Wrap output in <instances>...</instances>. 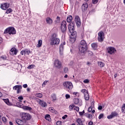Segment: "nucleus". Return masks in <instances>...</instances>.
I'll return each instance as SVG.
<instances>
[{"label":"nucleus","instance_id":"obj_30","mask_svg":"<svg viewBox=\"0 0 125 125\" xmlns=\"http://www.w3.org/2000/svg\"><path fill=\"white\" fill-rule=\"evenodd\" d=\"M45 119L49 122H50V121H51V118H50V115L48 114H47L45 116Z\"/></svg>","mask_w":125,"mask_h":125},{"label":"nucleus","instance_id":"obj_2","mask_svg":"<svg viewBox=\"0 0 125 125\" xmlns=\"http://www.w3.org/2000/svg\"><path fill=\"white\" fill-rule=\"evenodd\" d=\"M79 49L82 53L81 56H83V55H84V54H85V52L86 50H87V44L84 40H82L80 42L79 45Z\"/></svg>","mask_w":125,"mask_h":125},{"label":"nucleus","instance_id":"obj_33","mask_svg":"<svg viewBox=\"0 0 125 125\" xmlns=\"http://www.w3.org/2000/svg\"><path fill=\"white\" fill-rule=\"evenodd\" d=\"M60 22V17L57 16L56 20L55 21V24H58V23Z\"/></svg>","mask_w":125,"mask_h":125},{"label":"nucleus","instance_id":"obj_15","mask_svg":"<svg viewBox=\"0 0 125 125\" xmlns=\"http://www.w3.org/2000/svg\"><path fill=\"white\" fill-rule=\"evenodd\" d=\"M118 116V112L114 111L112 112L110 115L107 116V119L108 120H110V119H113V118H115V117Z\"/></svg>","mask_w":125,"mask_h":125},{"label":"nucleus","instance_id":"obj_56","mask_svg":"<svg viewBox=\"0 0 125 125\" xmlns=\"http://www.w3.org/2000/svg\"><path fill=\"white\" fill-rule=\"evenodd\" d=\"M122 110H125V104L122 105Z\"/></svg>","mask_w":125,"mask_h":125},{"label":"nucleus","instance_id":"obj_64","mask_svg":"<svg viewBox=\"0 0 125 125\" xmlns=\"http://www.w3.org/2000/svg\"><path fill=\"white\" fill-rule=\"evenodd\" d=\"M117 76H118V75H117V74H115V75H114V77L115 78V79H116Z\"/></svg>","mask_w":125,"mask_h":125},{"label":"nucleus","instance_id":"obj_3","mask_svg":"<svg viewBox=\"0 0 125 125\" xmlns=\"http://www.w3.org/2000/svg\"><path fill=\"white\" fill-rule=\"evenodd\" d=\"M57 38L56 34L53 35V37L51 40L50 44L51 45H58L60 43V39Z\"/></svg>","mask_w":125,"mask_h":125},{"label":"nucleus","instance_id":"obj_27","mask_svg":"<svg viewBox=\"0 0 125 125\" xmlns=\"http://www.w3.org/2000/svg\"><path fill=\"white\" fill-rule=\"evenodd\" d=\"M84 99L87 101L89 100V95L88 94V92L86 93V94L84 95Z\"/></svg>","mask_w":125,"mask_h":125},{"label":"nucleus","instance_id":"obj_47","mask_svg":"<svg viewBox=\"0 0 125 125\" xmlns=\"http://www.w3.org/2000/svg\"><path fill=\"white\" fill-rule=\"evenodd\" d=\"M97 2H98V0H92V3L94 4H96V3H97Z\"/></svg>","mask_w":125,"mask_h":125},{"label":"nucleus","instance_id":"obj_60","mask_svg":"<svg viewBox=\"0 0 125 125\" xmlns=\"http://www.w3.org/2000/svg\"><path fill=\"white\" fill-rule=\"evenodd\" d=\"M93 125V122L90 121L88 123V125Z\"/></svg>","mask_w":125,"mask_h":125},{"label":"nucleus","instance_id":"obj_59","mask_svg":"<svg viewBox=\"0 0 125 125\" xmlns=\"http://www.w3.org/2000/svg\"><path fill=\"white\" fill-rule=\"evenodd\" d=\"M88 54H89V55H92V54H93V53H92V51H88Z\"/></svg>","mask_w":125,"mask_h":125},{"label":"nucleus","instance_id":"obj_34","mask_svg":"<svg viewBox=\"0 0 125 125\" xmlns=\"http://www.w3.org/2000/svg\"><path fill=\"white\" fill-rule=\"evenodd\" d=\"M85 116L86 118H88V119H91L92 118V115L88 113L85 114Z\"/></svg>","mask_w":125,"mask_h":125},{"label":"nucleus","instance_id":"obj_50","mask_svg":"<svg viewBox=\"0 0 125 125\" xmlns=\"http://www.w3.org/2000/svg\"><path fill=\"white\" fill-rule=\"evenodd\" d=\"M84 114V110H83L82 112H80L79 114L80 116H83Z\"/></svg>","mask_w":125,"mask_h":125},{"label":"nucleus","instance_id":"obj_22","mask_svg":"<svg viewBox=\"0 0 125 125\" xmlns=\"http://www.w3.org/2000/svg\"><path fill=\"white\" fill-rule=\"evenodd\" d=\"M76 123L77 124V125H80L83 123V121L81 118H77L76 119Z\"/></svg>","mask_w":125,"mask_h":125},{"label":"nucleus","instance_id":"obj_7","mask_svg":"<svg viewBox=\"0 0 125 125\" xmlns=\"http://www.w3.org/2000/svg\"><path fill=\"white\" fill-rule=\"evenodd\" d=\"M63 85L64 87H66V88H68L69 90H71V89L73 88V84L69 82H65L63 83Z\"/></svg>","mask_w":125,"mask_h":125},{"label":"nucleus","instance_id":"obj_52","mask_svg":"<svg viewBox=\"0 0 125 125\" xmlns=\"http://www.w3.org/2000/svg\"><path fill=\"white\" fill-rule=\"evenodd\" d=\"M26 54H27V55H29V54H30V53H31V51H30V50H28L26 49Z\"/></svg>","mask_w":125,"mask_h":125},{"label":"nucleus","instance_id":"obj_49","mask_svg":"<svg viewBox=\"0 0 125 125\" xmlns=\"http://www.w3.org/2000/svg\"><path fill=\"white\" fill-rule=\"evenodd\" d=\"M57 125H62V122H61V121H58L57 122Z\"/></svg>","mask_w":125,"mask_h":125},{"label":"nucleus","instance_id":"obj_37","mask_svg":"<svg viewBox=\"0 0 125 125\" xmlns=\"http://www.w3.org/2000/svg\"><path fill=\"white\" fill-rule=\"evenodd\" d=\"M51 97L53 101H55V100H56V95H55V94H52L51 95Z\"/></svg>","mask_w":125,"mask_h":125},{"label":"nucleus","instance_id":"obj_6","mask_svg":"<svg viewBox=\"0 0 125 125\" xmlns=\"http://www.w3.org/2000/svg\"><path fill=\"white\" fill-rule=\"evenodd\" d=\"M66 25H67L66 21H62L61 25V29L62 33H65V32H66V30H67V27H66Z\"/></svg>","mask_w":125,"mask_h":125},{"label":"nucleus","instance_id":"obj_12","mask_svg":"<svg viewBox=\"0 0 125 125\" xmlns=\"http://www.w3.org/2000/svg\"><path fill=\"white\" fill-rule=\"evenodd\" d=\"M104 37V32L100 31L98 33V41L99 42H103Z\"/></svg>","mask_w":125,"mask_h":125},{"label":"nucleus","instance_id":"obj_4","mask_svg":"<svg viewBox=\"0 0 125 125\" xmlns=\"http://www.w3.org/2000/svg\"><path fill=\"white\" fill-rule=\"evenodd\" d=\"M9 35H15L16 34V30L13 27H10L6 28L4 32V34H7Z\"/></svg>","mask_w":125,"mask_h":125},{"label":"nucleus","instance_id":"obj_48","mask_svg":"<svg viewBox=\"0 0 125 125\" xmlns=\"http://www.w3.org/2000/svg\"><path fill=\"white\" fill-rule=\"evenodd\" d=\"M70 97H71V96H70V95H69V94L65 95L66 99H69V98H70Z\"/></svg>","mask_w":125,"mask_h":125},{"label":"nucleus","instance_id":"obj_21","mask_svg":"<svg viewBox=\"0 0 125 125\" xmlns=\"http://www.w3.org/2000/svg\"><path fill=\"white\" fill-rule=\"evenodd\" d=\"M46 22L47 24H48L49 25H51L53 22V21H52V19L50 18H47L46 19Z\"/></svg>","mask_w":125,"mask_h":125},{"label":"nucleus","instance_id":"obj_43","mask_svg":"<svg viewBox=\"0 0 125 125\" xmlns=\"http://www.w3.org/2000/svg\"><path fill=\"white\" fill-rule=\"evenodd\" d=\"M73 95H75V97L79 96V93L77 92H74L73 93Z\"/></svg>","mask_w":125,"mask_h":125},{"label":"nucleus","instance_id":"obj_41","mask_svg":"<svg viewBox=\"0 0 125 125\" xmlns=\"http://www.w3.org/2000/svg\"><path fill=\"white\" fill-rule=\"evenodd\" d=\"M51 112L52 113H53L55 115H58V112L56 110H51Z\"/></svg>","mask_w":125,"mask_h":125},{"label":"nucleus","instance_id":"obj_53","mask_svg":"<svg viewBox=\"0 0 125 125\" xmlns=\"http://www.w3.org/2000/svg\"><path fill=\"white\" fill-rule=\"evenodd\" d=\"M21 55H25V51H24V50H22L21 52Z\"/></svg>","mask_w":125,"mask_h":125},{"label":"nucleus","instance_id":"obj_42","mask_svg":"<svg viewBox=\"0 0 125 125\" xmlns=\"http://www.w3.org/2000/svg\"><path fill=\"white\" fill-rule=\"evenodd\" d=\"M82 93H83V94L84 95V94L87 93V91L85 89H83L82 90Z\"/></svg>","mask_w":125,"mask_h":125},{"label":"nucleus","instance_id":"obj_18","mask_svg":"<svg viewBox=\"0 0 125 125\" xmlns=\"http://www.w3.org/2000/svg\"><path fill=\"white\" fill-rule=\"evenodd\" d=\"M16 124L19 125H26V122L21 119H17L16 121Z\"/></svg>","mask_w":125,"mask_h":125},{"label":"nucleus","instance_id":"obj_28","mask_svg":"<svg viewBox=\"0 0 125 125\" xmlns=\"http://www.w3.org/2000/svg\"><path fill=\"white\" fill-rule=\"evenodd\" d=\"M99 66H100V67H101V68H103V67H104V66H105V63H104V62H98Z\"/></svg>","mask_w":125,"mask_h":125},{"label":"nucleus","instance_id":"obj_35","mask_svg":"<svg viewBox=\"0 0 125 125\" xmlns=\"http://www.w3.org/2000/svg\"><path fill=\"white\" fill-rule=\"evenodd\" d=\"M2 121L4 124H6L7 123V119L5 117H2Z\"/></svg>","mask_w":125,"mask_h":125},{"label":"nucleus","instance_id":"obj_25","mask_svg":"<svg viewBox=\"0 0 125 125\" xmlns=\"http://www.w3.org/2000/svg\"><path fill=\"white\" fill-rule=\"evenodd\" d=\"M104 108H105V104H98V110H102V109H104Z\"/></svg>","mask_w":125,"mask_h":125},{"label":"nucleus","instance_id":"obj_31","mask_svg":"<svg viewBox=\"0 0 125 125\" xmlns=\"http://www.w3.org/2000/svg\"><path fill=\"white\" fill-rule=\"evenodd\" d=\"M91 46L93 49H96L97 48V43H93L91 44Z\"/></svg>","mask_w":125,"mask_h":125},{"label":"nucleus","instance_id":"obj_24","mask_svg":"<svg viewBox=\"0 0 125 125\" xmlns=\"http://www.w3.org/2000/svg\"><path fill=\"white\" fill-rule=\"evenodd\" d=\"M65 44H66V42H63L61 44V45H60V50H63L64 45H65Z\"/></svg>","mask_w":125,"mask_h":125},{"label":"nucleus","instance_id":"obj_20","mask_svg":"<svg viewBox=\"0 0 125 125\" xmlns=\"http://www.w3.org/2000/svg\"><path fill=\"white\" fill-rule=\"evenodd\" d=\"M87 7H88V4L87 3H85L82 5V9L83 11H85L87 9Z\"/></svg>","mask_w":125,"mask_h":125},{"label":"nucleus","instance_id":"obj_45","mask_svg":"<svg viewBox=\"0 0 125 125\" xmlns=\"http://www.w3.org/2000/svg\"><path fill=\"white\" fill-rule=\"evenodd\" d=\"M83 83H89V80H88V79H85L84 81H83Z\"/></svg>","mask_w":125,"mask_h":125},{"label":"nucleus","instance_id":"obj_55","mask_svg":"<svg viewBox=\"0 0 125 125\" xmlns=\"http://www.w3.org/2000/svg\"><path fill=\"white\" fill-rule=\"evenodd\" d=\"M23 87H24V88H27V87H28V85L27 84H24L22 85Z\"/></svg>","mask_w":125,"mask_h":125},{"label":"nucleus","instance_id":"obj_10","mask_svg":"<svg viewBox=\"0 0 125 125\" xmlns=\"http://www.w3.org/2000/svg\"><path fill=\"white\" fill-rule=\"evenodd\" d=\"M74 20L77 27H81V25H82V22H81V19H80V17H79L78 16H76L75 17Z\"/></svg>","mask_w":125,"mask_h":125},{"label":"nucleus","instance_id":"obj_14","mask_svg":"<svg viewBox=\"0 0 125 125\" xmlns=\"http://www.w3.org/2000/svg\"><path fill=\"white\" fill-rule=\"evenodd\" d=\"M73 102L74 104L76 105H78V106H82L83 105V101H80V100L78 98H75L73 99Z\"/></svg>","mask_w":125,"mask_h":125},{"label":"nucleus","instance_id":"obj_1","mask_svg":"<svg viewBox=\"0 0 125 125\" xmlns=\"http://www.w3.org/2000/svg\"><path fill=\"white\" fill-rule=\"evenodd\" d=\"M68 30L70 33L69 41L71 43L76 42L77 39V32L75 31V22L72 21L71 23L68 25Z\"/></svg>","mask_w":125,"mask_h":125},{"label":"nucleus","instance_id":"obj_63","mask_svg":"<svg viewBox=\"0 0 125 125\" xmlns=\"http://www.w3.org/2000/svg\"><path fill=\"white\" fill-rule=\"evenodd\" d=\"M90 64H91V63H90V62H87V65H90Z\"/></svg>","mask_w":125,"mask_h":125},{"label":"nucleus","instance_id":"obj_16","mask_svg":"<svg viewBox=\"0 0 125 125\" xmlns=\"http://www.w3.org/2000/svg\"><path fill=\"white\" fill-rule=\"evenodd\" d=\"M17 52H18V50H17L16 48H12L10 51V54L11 55H16L17 54Z\"/></svg>","mask_w":125,"mask_h":125},{"label":"nucleus","instance_id":"obj_11","mask_svg":"<svg viewBox=\"0 0 125 125\" xmlns=\"http://www.w3.org/2000/svg\"><path fill=\"white\" fill-rule=\"evenodd\" d=\"M13 89L17 90V93H21V90L22 89V86L21 85H17L13 87Z\"/></svg>","mask_w":125,"mask_h":125},{"label":"nucleus","instance_id":"obj_40","mask_svg":"<svg viewBox=\"0 0 125 125\" xmlns=\"http://www.w3.org/2000/svg\"><path fill=\"white\" fill-rule=\"evenodd\" d=\"M36 67V65L34 64H31L28 66V69H33V68H35Z\"/></svg>","mask_w":125,"mask_h":125},{"label":"nucleus","instance_id":"obj_58","mask_svg":"<svg viewBox=\"0 0 125 125\" xmlns=\"http://www.w3.org/2000/svg\"><path fill=\"white\" fill-rule=\"evenodd\" d=\"M60 55H63V50H60Z\"/></svg>","mask_w":125,"mask_h":125},{"label":"nucleus","instance_id":"obj_5","mask_svg":"<svg viewBox=\"0 0 125 125\" xmlns=\"http://www.w3.org/2000/svg\"><path fill=\"white\" fill-rule=\"evenodd\" d=\"M21 117L22 118V120H24V121H29L32 118V116L30 114L25 112L21 113Z\"/></svg>","mask_w":125,"mask_h":125},{"label":"nucleus","instance_id":"obj_8","mask_svg":"<svg viewBox=\"0 0 125 125\" xmlns=\"http://www.w3.org/2000/svg\"><path fill=\"white\" fill-rule=\"evenodd\" d=\"M107 53L109 54H115V52H117V50L113 47H108L107 48Z\"/></svg>","mask_w":125,"mask_h":125},{"label":"nucleus","instance_id":"obj_32","mask_svg":"<svg viewBox=\"0 0 125 125\" xmlns=\"http://www.w3.org/2000/svg\"><path fill=\"white\" fill-rule=\"evenodd\" d=\"M42 44V40H40L38 41V43L37 44V47H41Z\"/></svg>","mask_w":125,"mask_h":125},{"label":"nucleus","instance_id":"obj_54","mask_svg":"<svg viewBox=\"0 0 125 125\" xmlns=\"http://www.w3.org/2000/svg\"><path fill=\"white\" fill-rule=\"evenodd\" d=\"M68 117L67 115H65L64 116H62V120H65V119H66V118H67Z\"/></svg>","mask_w":125,"mask_h":125},{"label":"nucleus","instance_id":"obj_36","mask_svg":"<svg viewBox=\"0 0 125 125\" xmlns=\"http://www.w3.org/2000/svg\"><path fill=\"white\" fill-rule=\"evenodd\" d=\"M35 96H36V97H38L39 98H42V94L37 93L35 95Z\"/></svg>","mask_w":125,"mask_h":125},{"label":"nucleus","instance_id":"obj_62","mask_svg":"<svg viewBox=\"0 0 125 125\" xmlns=\"http://www.w3.org/2000/svg\"><path fill=\"white\" fill-rule=\"evenodd\" d=\"M46 83H47V82H44L43 83L42 85L46 84Z\"/></svg>","mask_w":125,"mask_h":125},{"label":"nucleus","instance_id":"obj_39","mask_svg":"<svg viewBox=\"0 0 125 125\" xmlns=\"http://www.w3.org/2000/svg\"><path fill=\"white\" fill-rule=\"evenodd\" d=\"M11 12H12V9L11 8H9L8 9H7L6 13L7 14H9V13H11Z\"/></svg>","mask_w":125,"mask_h":125},{"label":"nucleus","instance_id":"obj_19","mask_svg":"<svg viewBox=\"0 0 125 125\" xmlns=\"http://www.w3.org/2000/svg\"><path fill=\"white\" fill-rule=\"evenodd\" d=\"M69 109L70 110H80V107L78 106H76L74 104H72L69 105Z\"/></svg>","mask_w":125,"mask_h":125},{"label":"nucleus","instance_id":"obj_57","mask_svg":"<svg viewBox=\"0 0 125 125\" xmlns=\"http://www.w3.org/2000/svg\"><path fill=\"white\" fill-rule=\"evenodd\" d=\"M1 58L2 59H3V60H6V57H4V56H2L1 57Z\"/></svg>","mask_w":125,"mask_h":125},{"label":"nucleus","instance_id":"obj_51","mask_svg":"<svg viewBox=\"0 0 125 125\" xmlns=\"http://www.w3.org/2000/svg\"><path fill=\"white\" fill-rule=\"evenodd\" d=\"M18 99L19 100H23V96H20L19 97H18Z\"/></svg>","mask_w":125,"mask_h":125},{"label":"nucleus","instance_id":"obj_61","mask_svg":"<svg viewBox=\"0 0 125 125\" xmlns=\"http://www.w3.org/2000/svg\"><path fill=\"white\" fill-rule=\"evenodd\" d=\"M9 124L10 125H13V123L12 122H9Z\"/></svg>","mask_w":125,"mask_h":125},{"label":"nucleus","instance_id":"obj_44","mask_svg":"<svg viewBox=\"0 0 125 125\" xmlns=\"http://www.w3.org/2000/svg\"><path fill=\"white\" fill-rule=\"evenodd\" d=\"M104 116V115L103 114H100V115L99 116V119L101 120V119H102V118H103Z\"/></svg>","mask_w":125,"mask_h":125},{"label":"nucleus","instance_id":"obj_38","mask_svg":"<svg viewBox=\"0 0 125 125\" xmlns=\"http://www.w3.org/2000/svg\"><path fill=\"white\" fill-rule=\"evenodd\" d=\"M93 108H94V103L92 102V105L88 107V110H92V109H93Z\"/></svg>","mask_w":125,"mask_h":125},{"label":"nucleus","instance_id":"obj_13","mask_svg":"<svg viewBox=\"0 0 125 125\" xmlns=\"http://www.w3.org/2000/svg\"><path fill=\"white\" fill-rule=\"evenodd\" d=\"M18 107H19V108H21L22 109H23V110H31L32 108L30 107H28L27 106H25L23 104H21L20 103L17 104Z\"/></svg>","mask_w":125,"mask_h":125},{"label":"nucleus","instance_id":"obj_17","mask_svg":"<svg viewBox=\"0 0 125 125\" xmlns=\"http://www.w3.org/2000/svg\"><path fill=\"white\" fill-rule=\"evenodd\" d=\"M9 7V4L7 3H5L3 4H1L0 5V8L1 9H3V10H6V9H7Z\"/></svg>","mask_w":125,"mask_h":125},{"label":"nucleus","instance_id":"obj_26","mask_svg":"<svg viewBox=\"0 0 125 125\" xmlns=\"http://www.w3.org/2000/svg\"><path fill=\"white\" fill-rule=\"evenodd\" d=\"M73 19V17L72 16H68L67 18L66 21L68 23H70L72 22V20Z\"/></svg>","mask_w":125,"mask_h":125},{"label":"nucleus","instance_id":"obj_9","mask_svg":"<svg viewBox=\"0 0 125 125\" xmlns=\"http://www.w3.org/2000/svg\"><path fill=\"white\" fill-rule=\"evenodd\" d=\"M54 66L57 68V69H60L62 67V63L58 60H55Z\"/></svg>","mask_w":125,"mask_h":125},{"label":"nucleus","instance_id":"obj_23","mask_svg":"<svg viewBox=\"0 0 125 125\" xmlns=\"http://www.w3.org/2000/svg\"><path fill=\"white\" fill-rule=\"evenodd\" d=\"M39 104L41 105L42 107H45L46 106V103L44 101L39 100Z\"/></svg>","mask_w":125,"mask_h":125},{"label":"nucleus","instance_id":"obj_46","mask_svg":"<svg viewBox=\"0 0 125 125\" xmlns=\"http://www.w3.org/2000/svg\"><path fill=\"white\" fill-rule=\"evenodd\" d=\"M63 72L64 73H67L68 72V68L67 67H64L63 68Z\"/></svg>","mask_w":125,"mask_h":125},{"label":"nucleus","instance_id":"obj_29","mask_svg":"<svg viewBox=\"0 0 125 125\" xmlns=\"http://www.w3.org/2000/svg\"><path fill=\"white\" fill-rule=\"evenodd\" d=\"M3 100L4 102H5V103H6L7 105H8L9 106H10V105H11V104L10 103V102H9V100H8V99H5Z\"/></svg>","mask_w":125,"mask_h":125}]
</instances>
